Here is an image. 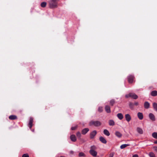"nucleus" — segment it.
Here are the masks:
<instances>
[{
	"label": "nucleus",
	"mask_w": 157,
	"mask_h": 157,
	"mask_svg": "<svg viewBox=\"0 0 157 157\" xmlns=\"http://www.w3.org/2000/svg\"><path fill=\"white\" fill-rule=\"evenodd\" d=\"M59 0H50L49 2V7L50 8H55L57 7V2Z\"/></svg>",
	"instance_id": "nucleus-1"
},
{
	"label": "nucleus",
	"mask_w": 157,
	"mask_h": 157,
	"mask_svg": "<svg viewBox=\"0 0 157 157\" xmlns=\"http://www.w3.org/2000/svg\"><path fill=\"white\" fill-rule=\"evenodd\" d=\"M96 147L94 145L91 146L90 147V150L89 152L90 154L94 157H95L97 155L98 153L96 151Z\"/></svg>",
	"instance_id": "nucleus-2"
},
{
	"label": "nucleus",
	"mask_w": 157,
	"mask_h": 157,
	"mask_svg": "<svg viewBox=\"0 0 157 157\" xmlns=\"http://www.w3.org/2000/svg\"><path fill=\"white\" fill-rule=\"evenodd\" d=\"M89 124L90 125H93L96 127H98L101 125V123L98 121H91L90 122Z\"/></svg>",
	"instance_id": "nucleus-3"
},
{
	"label": "nucleus",
	"mask_w": 157,
	"mask_h": 157,
	"mask_svg": "<svg viewBox=\"0 0 157 157\" xmlns=\"http://www.w3.org/2000/svg\"><path fill=\"white\" fill-rule=\"evenodd\" d=\"M134 77L133 75H129L128 77V82L131 83L133 82Z\"/></svg>",
	"instance_id": "nucleus-4"
},
{
	"label": "nucleus",
	"mask_w": 157,
	"mask_h": 157,
	"mask_svg": "<svg viewBox=\"0 0 157 157\" xmlns=\"http://www.w3.org/2000/svg\"><path fill=\"white\" fill-rule=\"evenodd\" d=\"M125 117L126 121L128 122H129L131 120V117L128 114H126L125 115Z\"/></svg>",
	"instance_id": "nucleus-5"
},
{
	"label": "nucleus",
	"mask_w": 157,
	"mask_h": 157,
	"mask_svg": "<svg viewBox=\"0 0 157 157\" xmlns=\"http://www.w3.org/2000/svg\"><path fill=\"white\" fill-rule=\"evenodd\" d=\"M149 118L152 121H155V116L152 113H150L149 114Z\"/></svg>",
	"instance_id": "nucleus-6"
},
{
	"label": "nucleus",
	"mask_w": 157,
	"mask_h": 157,
	"mask_svg": "<svg viewBox=\"0 0 157 157\" xmlns=\"http://www.w3.org/2000/svg\"><path fill=\"white\" fill-rule=\"evenodd\" d=\"M97 132L96 130H94L90 133V138L91 139H93L97 134Z\"/></svg>",
	"instance_id": "nucleus-7"
},
{
	"label": "nucleus",
	"mask_w": 157,
	"mask_h": 157,
	"mask_svg": "<svg viewBox=\"0 0 157 157\" xmlns=\"http://www.w3.org/2000/svg\"><path fill=\"white\" fill-rule=\"evenodd\" d=\"M33 118L32 117H30L29 120V122L28 124V126L30 128V129H31L33 125Z\"/></svg>",
	"instance_id": "nucleus-8"
},
{
	"label": "nucleus",
	"mask_w": 157,
	"mask_h": 157,
	"mask_svg": "<svg viewBox=\"0 0 157 157\" xmlns=\"http://www.w3.org/2000/svg\"><path fill=\"white\" fill-rule=\"evenodd\" d=\"M105 110L107 113H110L111 112L110 108L109 105H107L105 106Z\"/></svg>",
	"instance_id": "nucleus-9"
},
{
	"label": "nucleus",
	"mask_w": 157,
	"mask_h": 157,
	"mask_svg": "<svg viewBox=\"0 0 157 157\" xmlns=\"http://www.w3.org/2000/svg\"><path fill=\"white\" fill-rule=\"evenodd\" d=\"M99 140L102 143L105 144L107 143V141L102 136H101L99 138Z\"/></svg>",
	"instance_id": "nucleus-10"
},
{
	"label": "nucleus",
	"mask_w": 157,
	"mask_h": 157,
	"mask_svg": "<svg viewBox=\"0 0 157 157\" xmlns=\"http://www.w3.org/2000/svg\"><path fill=\"white\" fill-rule=\"evenodd\" d=\"M137 116L139 119L140 120H142L144 118L143 113L140 112H139L138 113Z\"/></svg>",
	"instance_id": "nucleus-11"
},
{
	"label": "nucleus",
	"mask_w": 157,
	"mask_h": 157,
	"mask_svg": "<svg viewBox=\"0 0 157 157\" xmlns=\"http://www.w3.org/2000/svg\"><path fill=\"white\" fill-rule=\"evenodd\" d=\"M144 106L145 108L148 109L149 108L150 104L147 101H145L144 104Z\"/></svg>",
	"instance_id": "nucleus-12"
},
{
	"label": "nucleus",
	"mask_w": 157,
	"mask_h": 157,
	"mask_svg": "<svg viewBox=\"0 0 157 157\" xmlns=\"http://www.w3.org/2000/svg\"><path fill=\"white\" fill-rule=\"evenodd\" d=\"M131 97L132 98L134 99H136L138 98V96L136 94L134 93H131Z\"/></svg>",
	"instance_id": "nucleus-13"
},
{
	"label": "nucleus",
	"mask_w": 157,
	"mask_h": 157,
	"mask_svg": "<svg viewBox=\"0 0 157 157\" xmlns=\"http://www.w3.org/2000/svg\"><path fill=\"white\" fill-rule=\"evenodd\" d=\"M70 139L73 142H75L76 140V138L75 135H72L70 136Z\"/></svg>",
	"instance_id": "nucleus-14"
},
{
	"label": "nucleus",
	"mask_w": 157,
	"mask_h": 157,
	"mask_svg": "<svg viewBox=\"0 0 157 157\" xmlns=\"http://www.w3.org/2000/svg\"><path fill=\"white\" fill-rule=\"evenodd\" d=\"M9 119L10 120H13L16 119H17V117L14 115H12L10 116L9 117Z\"/></svg>",
	"instance_id": "nucleus-15"
},
{
	"label": "nucleus",
	"mask_w": 157,
	"mask_h": 157,
	"mask_svg": "<svg viewBox=\"0 0 157 157\" xmlns=\"http://www.w3.org/2000/svg\"><path fill=\"white\" fill-rule=\"evenodd\" d=\"M117 116L118 118L120 120H122L123 118V116L121 113H118L117 114Z\"/></svg>",
	"instance_id": "nucleus-16"
},
{
	"label": "nucleus",
	"mask_w": 157,
	"mask_h": 157,
	"mask_svg": "<svg viewBox=\"0 0 157 157\" xmlns=\"http://www.w3.org/2000/svg\"><path fill=\"white\" fill-rule=\"evenodd\" d=\"M151 95L152 96H157V91L154 90L151 91Z\"/></svg>",
	"instance_id": "nucleus-17"
},
{
	"label": "nucleus",
	"mask_w": 157,
	"mask_h": 157,
	"mask_svg": "<svg viewBox=\"0 0 157 157\" xmlns=\"http://www.w3.org/2000/svg\"><path fill=\"white\" fill-rule=\"evenodd\" d=\"M116 136L119 138H120L122 136V134L119 132L117 131L115 133Z\"/></svg>",
	"instance_id": "nucleus-18"
},
{
	"label": "nucleus",
	"mask_w": 157,
	"mask_h": 157,
	"mask_svg": "<svg viewBox=\"0 0 157 157\" xmlns=\"http://www.w3.org/2000/svg\"><path fill=\"white\" fill-rule=\"evenodd\" d=\"M109 124L110 126H114L115 125V122L112 120H109Z\"/></svg>",
	"instance_id": "nucleus-19"
},
{
	"label": "nucleus",
	"mask_w": 157,
	"mask_h": 157,
	"mask_svg": "<svg viewBox=\"0 0 157 157\" xmlns=\"http://www.w3.org/2000/svg\"><path fill=\"white\" fill-rule=\"evenodd\" d=\"M152 106L154 109L157 112V103L156 102L153 103Z\"/></svg>",
	"instance_id": "nucleus-20"
},
{
	"label": "nucleus",
	"mask_w": 157,
	"mask_h": 157,
	"mask_svg": "<svg viewBox=\"0 0 157 157\" xmlns=\"http://www.w3.org/2000/svg\"><path fill=\"white\" fill-rule=\"evenodd\" d=\"M137 132L140 134H142L143 133V130L140 128L139 127H138L137 128Z\"/></svg>",
	"instance_id": "nucleus-21"
},
{
	"label": "nucleus",
	"mask_w": 157,
	"mask_h": 157,
	"mask_svg": "<svg viewBox=\"0 0 157 157\" xmlns=\"http://www.w3.org/2000/svg\"><path fill=\"white\" fill-rule=\"evenodd\" d=\"M103 132L104 134L106 135L107 136H109L110 135V133L109 131L107 129H104L103 131Z\"/></svg>",
	"instance_id": "nucleus-22"
},
{
	"label": "nucleus",
	"mask_w": 157,
	"mask_h": 157,
	"mask_svg": "<svg viewBox=\"0 0 157 157\" xmlns=\"http://www.w3.org/2000/svg\"><path fill=\"white\" fill-rule=\"evenodd\" d=\"M88 131V129L87 128H85L83 129L82 131V134L84 135L86 134Z\"/></svg>",
	"instance_id": "nucleus-23"
},
{
	"label": "nucleus",
	"mask_w": 157,
	"mask_h": 157,
	"mask_svg": "<svg viewBox=\"0 0 157 157\" xmlns=\"http://www.w3.org/2000/svg\"><path fill=\"white\" fill-rule=\"evenodd\" d=\"M152 136L154 138L157 139V132H154L152 134Z\"/></svg>",
	"instance_id": "nucleus-24"
},
{
	"label": "nucleus",
	"mask_w": 157,
	"mask_h": 157,
	"mask_svg": "<svg viewBox=\"0 0 157 157\" xmlns=\"http://www.w3.org/2000/svg\"><path fill=\"white\" fill-rule=\"evenodd\" d=\"M129 146V145L128 144H123L121 146L120 148L121 149H123Z\"/></svg>",
	"instance_id": "nucleus-25"
},
{
	"label": "nucleus",
	"mask_w": 157,
	"mask_h": 157,
	"mask_svg": "<svg viewBox=\"0 0 157 157\" xmlns=\"http://www.w3.org/2000/svg\"><path fill=\"white\" fill-rule=\"evenodd\" d=\"M47 3L45 2H43L41 3L40 6L42 7H45Z\"/></svg>",
	"instance_id": "nucleus-26"
},
{
	"label": "nucleus",
	"mask_w": 157,
	"mask_h": 157,
	"mask_svg": "<svg viewBox=\"0 0 157 157\" xmlns=\"http://www.w3.org/2000/svg\"><path fill=\"white\" fill-rule=\"evenodd\" d=\"M115 103V101L114 99H112L110 100V104L112 105L113 106V105Z\"/></svg>",
	"instance_id": "nucleus-27"
},
{
	"label": "nucleus",
	"mask_w": 157,
	"mask_h": 157,
	"mask_svg": "<svg viewBox=\"0 0 157 157\" xmlns=\"http://www.w3.org/2000/svg\"><path fill=\"white\" fill-rule=\"evenodd\" d=\"M149 155L150 157H155V154L153 152H150Z\"/></svg>",
	"instance_id": "nucleus-28"
},
{
	"label": "nucleus",
	"mask_w": 157,
	"mask_h": 157,
	"mask_svg": "<svg viewBox=\"0 0 157 157\" xmlns=\"http://www.w3.org/2000/svg\"><path fill=\"white\" fill-rule=\"evenodd\" d=\"M129 106L130 108L132 109H133L134 105V104L132 103V102H130L129 104Z\"/></svg>",
	"instance_id": "nucleus-29"
},
{
	"label": "nucleus",
	"mask_w": 157,
	"mask_h": 157,
	"mask_svg": "<svg viewBox=\"0 0 157 157\" xmlns=\"http://www.w3.org/2000/svg\"><path fill=\"white\" fill-rule=\"evenodd\" d=\"M76 136H77L78 138H80L81 136V134L80 132H78L76 133Z\"/></svg>",
	"instance_id": "nucleus-30"
},
{
	"label": "nucleus",
	"mask_w": 157,
	"mask_h": 157,
	"mask_svg": "<svg viewBox=\"0 0 157 157\" xmlns=\"http://www.w3.org/2000/svg\"><path fill=\"white\" fill-rule=\"evenodd\" d=\"M98 111L99 112H102L103 111V108L102 107H99L98 109Z\"/></svg>",
	"instance_id": "nucleus-31"
},
{
	"label": "nucleus",
	"mask_w": 157,
	"mask_h": 157,
	"mask_svg": "<svg viewBox=\"0 0 157 157\" xmlns=\"http://www.w3.org/2000/svg\"><path fill=\"white\" fill-rule=\"evenodd\" d=\"M85 156V154L83 152H80L79 154V157L84 156Z\"/></svg>",
	"instance_id": "nucleus-32"
},
{
	"label": "nucleus",
	"mask_w": 157,
	"mask_h": 157,
	"mask_svg": "<svg viewBox=\"0 0 157 157\" xmlns=\"http://www.w3.org/2000/svg\"><path fill=\"white\" fill-rule=\"evenodd\" d=\"M78 125H76V126H75L74 127H72L71 128V130H75V129H76L78 127Z\"/></svg>",
	"instance_id": "nucleus-33"
},
{
	"label": "nucleus",
	"mask_w": 157,
	"mask_h": 157,
	"mask_svg": "<svg viewBox=\"0 0 157 157\" xmlns=\"http://www.w3.org/2000/svg\"><path fill=\"white\" fill-rule=\"evenodd\" d=\"M131 93H130L129 94H127L125 95V97L126 98H127L129 97H131Z\"/></svg>",
	"instance_id": "nucleus-34"
},
{
	"label": "nucleus",
	"mask_w": 157,
	"mask_h": 157,
	"mask_svg": "<svg viewBox=\"0 0 157 157\" xmlns=\"http://www.w3.org/2000/svg\"><path fill=\"white\" fill-rule=\"evenodd\" d=\"M22 157H29L28 154H25L23 155Z\"/></svg>",
	"instance_id": "nucleus-35"
},
{
	"label": "nucleus",
	"mask_w": 157,
	"mask_h": 157,
	"mask_svg": "<svg viewBox=\"0 0 157 157\" xmlns=\"http://www.w3.org/2000/svg\"><path fill=\"white\" fill-rule=\"evenodd\" d=\"M114 155V152H112V153H111L109 154V157H113Z\"/></svg>",
	"instance_id": "nucleus-36"
},
{
	"label": "nucleus",
	"mask_w": 157,
	"mask_h": 157,
	"mask_svg": "<svg viewBox=\"0 0 157 157\" xmlns=\"http://www.w3.org/2000/svg\"><path fill=\"white\" fill-rule=\"evenodd\" d=\"M139 103L138 102H136L134 103V105L137 106L138 105Z\"/></svg>",
	"instance_id": "nucleus-37"
},
{
	"label": "nucleus",
	"mask_w": 157,
	"mask_h": 157,
	"mask_svg": "<svg viewBox=\"0 0 157 157\" xmlns=\"http://www.w3.org/2000/svg\"><path fill=\"white\" fill-rule=\"evenodd\" d=\"M154 150L157 152V147L155 146L154 147Z\"/></svg>",
	"instance_id": "nucleus-38"
},
{
	"label": "nucleus",
	"mask_w": 157,
	"mask_h": 157,
	"mask_svg": "<svg viewBox=\"0 0 157 157\" xmlns=\"http://www.w3.org/2000/svg\"><path fill=\"white\" fill-rule=\"evenodd\" d=\"M132 157H139L138 155L135 154L133 155Z\"/></svg>",
	"instance_id": "nucleus-39"
},
{
	"label": "nucleus",
	"mask_w": 157,
	"mask_h": 157,
	"mask_svg": "<svg viewBox=\"0 0 157 157\" xmlns=\"http://www.w3.org/2000/svg\"><path fill=\"white\" fill-rule=\"evenodd\" d=\"M154 143L155 144H157V140L155 141L154 142Z\"/></svg>",
	"instance_id": "nucleus-40"
}]
</instances>
